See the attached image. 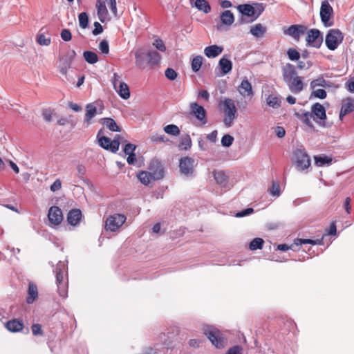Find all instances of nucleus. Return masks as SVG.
<instances>
[{
    "mask_svg": "<svg viewBox=\"0 0 354 354\" xmlns=\"http://www.w3.org/2000/svg\"><path fill=\"white\" fill-rule=\"evenodd\" d=\"M281 71L283 81L292 93L297 94L303 91L304 87L303 77L298 75L294 65L288 63L282 67Z\"/></svg>",
    "mask_w": 354,
    "mask_h": 354,
    "instance_id": "1",
    "label": "nucleus"
},
{
    "mask_svg": "<svg viewBox=\"0 0 354 354\" xmlns=\"http://www.w3.org/2000/svg\"><path fill=\"white\" fill-rule=\"evenodd\" d=\"M55 275L57 292L60 297H68V278L67 262L59 261L53 270Z\"/></svg>",
    "mask_w": 354,
    "mask_h": 354,
    "instance_id": "2",
    "label": "nucleus"
},
{
    "mask_svg": "<svg viewBox=\"0 0 354 354\" xmlns=\"http://www.w3.org/2000/svg\"><path fill=\"white\" fill-rule=\"evenodd\" d=\"M219 106L222 109L224 117L223 123L227 127H232L234 120L237 117V109L234 102L230 98H225L219 102Z\"/></svg>",
    "mask_w": 354,
    "mask_h": 354,
    "instance_id": "3",
    "label": "nucleus"
},
{
    "mask_svg": "<svg viewBox=\"0 0 354 354\" xmlns=\"http://www.w3.org/2000/svg\"><path fill=\"white\" fill-rule=\"evenodd\" d=\"M145 57L147 64L151 66L159 65L161 60V55L156 50H149L145 53L141 50L135 52L136 64L140 68H144Z\"/></svg>",
    "mask_w": 354,
    "mask_h": 354,
    "instance_id": "4",
    "label": "nucleus"
},
{
    "mask_svg": "<svg viewBox=\"0 0 354 354\" xmlns=\"http://www.w3.org/2000/svg\"><path fill=\"white\" fill-rule=\"evenodd\" d=\"M237 10L243 15L251 17L250 21L256 20L264 11L265 6L263 3L241 4L237 6Z\"/></svg>",
    "mask_w": 354,
    "mask_h": 354,
    "instance_id": "5",
    "label": "nucleus"
},
{
    "mask_svg": "<svg viewBox=\"0 0 354 354\" xmlns=\"http://www.w3.org/2000/svg\"><path fill=\"white\" fill-rule=\"evenodd\" d=\"M204 333L216 348H222L225 346V339L218 329L207 326L204 328Z\"/></svg>",
    "mask_w": 354,
    "mask_h": 354,
    "instance_id": "6",
    "label": "nucleus"
},
{
    "mask_svg": "<svg viewBox=\"0 0 354 354\" xmlns=\"http://www.w3.org/2000/svg\"><path fill=\"white\" fill-rule=\"evenodd\" d=\"M344 35L339 29H330L326 34L325 44L330 50H335L342 42Z\"/></svg>",
    "mask_w": 354,
    "mask_h": 354,
    "instance_id": "7",
    "label": "nucleus"
},
{
    "mask_svg": "<svg viewBox=\"0 0 354 354\" xmlns=\"http://www.w3.org/2000/svg\"><path fill=\"white\" fill-rule=\"evenodd\" d=\"M319 14L321 21L324 26L330 27L333 25V9L327 1H322Z\"/></svg>",
    "mask_w": 354,
    "mask_h": 354,
    "instance_id": "8",
    "label": "nucleus"
},
{
    "mask_svg": "<svg viewBox=\"0 0 354 354\" xmlns=\"http://www.w3.org/2000/svg\"><path fill=\"white\" fill-rule=\"evenodd\" d=\"M126 217L123 214H115L109 216L105 222V228L106 230L115 232L120 228L125 222Z\"/></svg>",
    "mask_w": 354,
    "mask_h": 354,
    "instance_id": "9",
    "label": "nucleus"
},
{
    "mask_svg": "<svg viewBox=\"0 0 354 354\" xmlns=\"http://www.w3.org/2000/svg\"><path fill=\"white\" fill-rule=\"evenodd\" d=\"M119 138H120V136H116L113 140L102 136L99 139L98 142L101 147L109 150L112 153H115L118 150L120 143Z\"/></svg>",
    "mask_w": 354,
    "mask_h": 354,
    "instance_id": "10",
    "label": "nucleus"
},
{
    "mask_svg": "<svg viewBox=\"0 0 354 354\" xmlns=\"http://www.w3.org/2000/svg\"><path fill=\"white\" fill-rule=\"evenodd\" d=\"M323 41L321 32L317 29H310L307 32V45L315 48H319Z\"/></svg>",
    "mask_w": 354,
    "mask_h": 354,
    "instance_id": "11",
    "label": "nucleus"
},
{
    "mask_svg": "<svg viewBox=\"0 0 354 354\" xmlns=\"http://www.w3.org/2000/svg\"><path fill=\"white\" fill-rule=\"evenodd\" d=\"M189 107L190 113L201 122L203 124H205L207 122V112L203 106L196 102H192L190 104Z\"/></svg>",
    "mask_w": 354,
    "mask_h": 354,
    "instance_id": "12",
    "label": "nucleus"
},
{
    "mask_svg": "<svg viewBox=\"0 0 354 354\" xmlns=\"http://www.w3.org/2000/svg\"><path fill=\"white\" fill-rule=\"evenodd\" d=\"M48 218L51 225H59L63 220V214L61 209L57 206L50 207L48 213Z\"/></svg>",
    "mask_w": 354,
    "mask_h": 354,
    "instance_id": "13",
    "label": "nucleus"
},
{
    "mask_svg": "<svg viewBox=\"0 0 354 354\" xmlns=\"http://www.w3.org/2000/svg\"><path fill=\"white\" fill-rule=\"evenodd\" d=\"M194 160L189 156H185L180 160V170L185 175H192L194 172Z\"/></svg>",
    "mask_w": 354,
    "mask_h": 354,
    "instance_id": "14",
    "label": "nucleus"
},
{
    "mask_svg": "<svg viewBox=\"0 0 354 354\" xmlns=\"http://www.w3.org/2000/svg\"><path fill=\"white\" fill-rule=\"evenodd\" d=\"M307 30V27L303 25H291L283 30L285 35H289L296 41H299L300 36L303 35Z\"/></svg>",
    "mask_w": 354,
    "mask_h": 354,
    "instance_id": "15",
    "label": "nucleus"
},
{
    "mask_svg": "<svg viewBox=\"0 0 354 354\" xmlns=\"http://www.w3.org/2000/svg\"><path fill=\"white\" fill-rule=\"evenodd\" d=\"M212 176L216 183L221 188L228 187L229 176L223 170L214 169L212 171Z\"/></svg>",
    "mask_w": 354,
    "mask_h": 354,
    "instance_id": "16",
    "label": "nucleus"
},
{
    "mask_svg": "<svg viewBox=\"0 0 354 354\" xmlns=\"http://www.w3.org/2000/svg\"><path fill=\"white\" fill-rule=\"evenodd\" d=\"M153 180H159L164 176V169L160 162L157 161L152 162L149 167Z\"/></svg>",
    "mask_w": 354,
    "mask_h": 354,
    "instance_id": "17",
    "label": "nucleus"
},
{
    "mask_svg": "<svg viewBox=\"0 0 354 354\" xmlns=\"http://www.w3.org/2000/svg\"><path fill=\"white\" fill-rule=\"evenodd\" d=\"M354 111V99L347 97L343 100L341 107L339 118H342L343 116Z\"/></svg>",
    "mask_w": 354,
    "mask_h": 354,
    "instance_id": "18",
    "label": "nucleus"
},
{
    "mask_svg": "<svg viewBox=\"0 0 354 354\" xmlns=\"http://www.w3.org/2000/svg\"><path fill=\"white\" fill-rule=\"evenodd\" d=\"M239 93L243 97H252L254 92L251 84L247 79L243 80L241 84L238 87Z\"/></svg>",
    "mask_w": 354,
    "mask_h": 354,
    "instance_id": "19",
    "label": "nucleus"
},
{
    "mask_svg": "<svg viewBox=\"0 0 354 354\" xmlns=\"http://www.w3.org/2000/svg\"><path fill=\"white\" fill-rule=\"evenodd\" d=\"M294 162L298 171H304L310 167V156H296Z\"/></svg>",
    "mask_w": 354,
    "mask_h": 354,
    "instance_id": "20",
    "label": "nucleus"
},
{
    "mask_svg": "<svg viewBox=\"0 0 354 354\" xmlns=\"http://www.w3.org/2000/svg\"><path fill=\"white\" fill-rule=\"evenodd\" d=\"M96 8L98 18L101 22H104L108 17V10L103 0H97Z\"/></svg>",
    "mask_w": 354,
    "mask_h": 354,
    "instance_id": "21",
    "label": "nucleus"
},
{
    "mask_svg": "<svg viewBox=\"0 0 354 354\" xmlns=\"http://www.w3.org/2000/svg\"><path fill=\"white\" fill-rule=\"evenodd\" d=\"M311 112L313 116L319 120H325L326 118V110L323 105L317 102L312 106Z\"/></svg>",
    "mask_w": 354,
    "mask_h": 354,
    "instance_id": "22",
    "label": "nucleus"
},
{
    "mask_svg": "<svg viewBox=\"0 0 354 354\" xmlns=\"http://www.w3.org/2000/svg\"><path fill=\"white\" fill-rule=\"evenodd\" d=\"M6 328L12 333L19 332L24 328V323L17 319H13L6 322Z\"/></svg>",
    "mask_w": 354,
    "mask_h": 354,
    "instance_id": "23",
    "label": "nucleus"
},
{
    "mask_svg": "<svg viewBox=\"0 0 354 354\" xmlns=\"http://www.w3.org/2000/svg\"><path fill=\"white\" fill-rule=\"evenodd\" d=\"M82 218V212L78 209H71L67 215V221L71 225H76Z\"/></svg>",
    "mask_w": 354,
    "mask_h": 354,
    "instance_id": "24",
    "label": "nucleus"
},
{
    "mask_svg": "<svg viewBox=\"0 0 354 354\" xmlns=\"http://www.w3.org/2000/svg\"><path fill=\"white\" fill-rule=\"evenodd\" d=\"M223 50V48L217 45H212L204 49V53L208 58L216 57Z\"/></svg>",
    "mask_w": 354,
    "mask_h": 354,
    "instance_id": "25",
    "label": "nucleus"
},
{
    "mask_svg": "<svg viewBox=\"0 0 354 354\" xmlns=\"http://www.w3.org/2000/svg\"><path fill=\"white\" fill-rule=\"evenodd\" d=\"M37 297L38 290L37 286L32 282L29 283L26 302L28 304H31L35 301Z\"/></svg>",
    "mask_w": 354,
    "mask_h": 354,
    "instance_id": "26",
    "label": "nucleus"
},
{
    "mask_svg": "<svg viewBox=\"0 0 354 354\" xmlns=\"http://www.w3.org/2000/svg\"><path fill=\"white\" fill-rule=\"evenodd\" d=\"M267 28L261 24H257L250 27V32L255 37H262L266 33Z\"/></svg>",
    "mask_w": 354,
    "mask_h": 354,
    "instance_id": "27",
    "label": "nucleus"
},
{
    "mask_svg": "<svg viewBox=\"0 0 354 354\" xmlns=\"http://www.w3.org/2000/svg\"><path fill=\"white\" fill-rule=\"evenodd\" d=\"M220 19L221 24L227 26H231L234 21V15L230 10H225L221 12Z\"/></svg>",
    "mask_w": 354,
    "mask_h": 354,
    "instance_id": "28",
    "label": "nucleus"
},
{
    "mask_svg": "<svg viewBox=\"0 0 354 354\" xmlns=\"http://www.w3.org/2000/svg\"><path fill=\"white\" fill-rule=\"evenodd\" d=\"M315 163L317 167H326L330 165L333 162H336L331 156H314Z\"/></svg>",
    "mask_w": 354,
    "mask_h": 354,
    "instance_id": "29",
    "label": "nucleus"
},
{
    "mask_svg": "<svg viewBox=\"0 0 354 354\" xmlns=\"http://www.w3.org/2000/svg\"><path fill=\"white\" fill-rule=\"evenodd\" d=\"M332 85V82L325 80L323 77H319L318 78L313 80L310 84V88L313 90L315 89L317 86L329 88L331 87Z\"/></svg>",
    "mask_w": 354,
    "mask_h": 354,
    "instance_id": "30",
    "label": "nucleus"
},
{
    "mask_svg": "<svg viewBox=\"0 0 354 354\" xmlns=\"http://www.w3.org/2000/svg\"><path fill=\"white\" fill-rule=\"evenodd\" d=\"M115 91L122 99L127 100L130 97L129 88L125 82H119Z\"/></svg>",
    "mask_w": 354,
    "mask_h": 354,
    "instance_id": "31",
    "label": "nucleus"
},
{
    "mask_svg": "<svg viewBox=\"0 0 354 354\" xmlns=\"http://www.w3.org/2000/svg\"><path fill=\"white\" fill-rule=\"evenodd\" d=\"M219 66L223 74H227L232 71V62L225 57H222L218 62Z\"/></svg>",
    "mask_w": 354,
    "mask_h": 354,
    "instance_id": "32",
    "label": "nucleus"
},
{
    "mask_svg": "<svg viewBox=\"0 0 354 354\" xmlns=\"http://www.w3.org/2000/svg\"><path fill=\"white\" fill-rule=\"evenodd\" d=\"M192 147V140L190 136L187 134L183 136L180 138L178 147L179 150H188Z\"/></svg>",
    "mask_w": 354,
    "mask_h": 354,
    "instance_id": "33",
    "label": "nucleus"
},
{
    "mask_svg": "<svg viewBox=\"0 0 354 354\" xmlns=\"http://www.w3.org/2000/svg\"><path fill=\"white\" fill-rule=\"evenodd\" d=\"M97 114V108L93 104H88L86 106L85 121L89 124L91 119Z\"/></svg>",
    "mask_w": 354,
    "mask_h": 354,
    "instance_id": "34",
    "label": "nucleus"
},
{
    "mask_svg": "<svg viewBox=\"0 0 354 354\" xmlns=\"http://www.w3.org/2000/svg\"><path fill=\"white\" fill-rule=\"evenodd\" d=\"M194 5L198 10L203 11L205 14L211 11V6L206 0H196Z\"/></svg>",
    "mask_w": 354,
    "mask_h": 354,
    "instance_id": "35",
    "label": "nucleus"
},
{
    "mask_svg": "<svg viewBox=\"0 0 354 354\" xmlns=\"http://www.w3.org/2000/svg\"><path fill=\"white\" fill-rule=\"evenodd\" d=\"M138 178L139 180L145 185H148L151 181L153 180V177H152L151 172L145 171H140L138 174Z\"/></svg>",
    "mask_w": 354,
    "mask_h": 354,
    "instance_id": "36",
    "label": "nucleus"
},
{
    "mask_svg": "<svg viewBox=\"0 0 354 354\" xmlns=\"http://www.w3.org/2000/svg\"><path fill=\"white\" fill-rule=\"evenodd\" d=\"M102 121L103 125L106 126L110 131H120V128L113 119L105 118L102 119Z\"/></svg>",
    "mask_w": 354,
    "mask_h": 354,
    "instance_id": "37",
    "label": "nucleus"
},
{
    "mask_svg": "<svg viewBox=\"0 0 354 354\" xmlns=\"http://www.w3.org/2000/svg\"><path fill=\"white\" fill-rule=\"evenodd\" d=\"M83 56L84 59L88 63V64H95L98 62V56L97 55L93 52V51H84L83 53Z\"/></svg>",
    "mask_w": 354,
    "mask_h": 354,
    "instance_id": "38",
    "label": "nucleus"
},
{
    "mask_svg": "<svg viewBox=\"0 0 354 354\" xmlns=\"http://www.w3.org/2000/svg\"><path fill=\"white\" fill-rule=\"evenodd\" d=\"M127 161L129 165L140 167L143 165V156H127Z\"/></svg>",
    "mask_w": 354,
    "mask_h": 354,
    "instance_id": "39",
    "label": "nucleus"
},
{
    "mask_svg": "<svg viewBox=\"0 0 354 354\" xmlns=\"http://www.w3.org/2000/svg\"><path fill=\"white\" fill-rule=\"evenodd\" d=\"M203 58L201 55L196 56L192 61V69L194 72H198L203 64Z\"/></svg>",
    "mask_w": 354,
    "mask_h": 354,
    "instance_id": "40",
    "label": "nucleus"
},
{
    "mask_svg": "<svg viewBox=\"0 0 354 354\" xmlns=\"http://www.w3.org/2000/svg\"><path fill=\"white\" fill-rule=\"evenodd\" d=\"M322 240H313L309 239H297L295 240L294 243L297 245L303 244H310V245H320Z\"/></svg>",
    "mask_w": 354,
    "mask_h": 354,
    "instance_id": "41",
    "label": "nucleus"
},
{
    "mask_svg": "<svg viewBox=\"0 0 354 354\" xmlns=\"http://www.w3.org/2000/svg\"><path fill=\"white\" fill-rule=\"evenodd\" d=\"M164 131L166 133L174 136H177L180 134V129L175 124H168L165 126Z\"/></svg>",
    "mask_w": 354,
    "mask_h": 354,
    "instance_id": "42",
    "label": "nucleus"
},
{
    "mask_svg": "<svg viewBox=\"0 0 354 354\" xmlns=\"http://www.w3.org/2000/svg\"><path fill=\"white\" fill-rule=\"evenodd\" d=\"M264 241L261 238H254L249 245V248L251 250H256L257 249H261Z\"/></svg>",
    "mask_w": 354,
    "mask_h": 354,
    "instance_id": "43",
    "label": "nucleus"
},
{
    "mask_svg": "<svg viewBox=\"0 0 354 354\" xmlns=\"http://www.w3.org/2000/svg\"><path fill=\"white\" fill-rule=\"evenodd\" d=\"M79 24L80 26L85 29L88 24V16L86 12H81L78 16Z\"/></svg>",
    "mask_w": 354,
    "mask_h": 354,
    "instance_id": "44",
    "label": "nucleus"
},
{
    "mask_svg": "<svg viewBox=\"0 0 354 354\" xmlns=\"http://www.w3.org/2000/svg\"><path fill=\"white\" fill-rule=\"evenodd\" d=\"M36 41L41 46H49L51 42L50 38L46 37L44 34L37 35Z\"/></svg>",
    "mask_w": 354,
    "mask_h": 354,
    "instance_id": "45",
    "label": "nucleus"
},
{
    "mask_svg": "<svg viewBox=\"0 0 354 354\" xmlns=\"http://www.w3.org/2000/svg\"><path fill=\"white\" fill-rule=\"evenodd\" d=\"M55 113V110L51 108H46L42 110V116L44 119L50 122L52 120V116Z\"/></svg>",
    "mask_w": 354,
    "mask_h": 354,
    "instance_id": "46",
    "label": "nucleus"
},
{
    "mask_svg": "<svg viewBox=\"0 0 354 354\" xmlns=\"http://www.w3.org/2000/svg\"><path fill=\"white\" fill-rule=\"evenodd\" d=\"M267 103H268V106H270L272 108H277V107L280 106L281 102L278 97L272 96V95H269L267 99Z\"/></svg>",
    "mask_w": 354,
    "mask_h": 354,
    "instance_id": "47",
    "label": "nucleus"
},
{
    "mask_svg": "<svg viewBox=\"0 0 354 354\" xmlns=\"http://www.w3.org/2000/svg\"><path fill=\"white\" fill-rule=\"evenodd\" d=\"M136 145L131 143H126L124 145L123 151L125 155H136L134 151L136 149Z\"/></svg>",
    "mask_w": 354,
    "mask_h": 354,
    "instance_id": "48",
    "label": "nucleus"
},
{
    "mask_svg": "<svg viewBox=\"0 0 354 354\" xmlns=\"http://www.w3.org/2000/svg\"><path fill=\"white\" fill-rule=\"evenodd\" d=\"M99 49L102 54L109 53V45L106 40H102L99 44Z\"/></svg>",
    "mask_w": 354,
    "mask_h": 354,
    "instance_id": "49",
    "label": "nucleus"
},
{
    "mask_svg": "<svg viewBox=\"0 0 354 354\" xmlns=\"http://www.w3.org/2000/svg\"><path fill=\"white\" fill-rule=\"evenodd\" d=\"M287 54H288L289 59L292 61L298 60L300 57L299 53L294 48L288 49Z\"/></svg>",
    "mask_w": 354,
    "mask_h": 354,
    "instance_id": "50",
    "label": "nucleus"
},
{
    "mask_svg": "<svg viewBox=\"0 0 354 354\" xmlns=\"http://www.w3.org/2000/svg\"><path fill=\"white\" fill-rule=\"evenodd\" d=\"M233 141L234 138L232 136L229 134H225L223 136L221 139V144L224 147H230V145H232Z\"/></svg>",
    "mask_w": 354,
    "mask_h": 354,
    "instance_id": "51",
    "label": "nucleus"
},
{
    "mask_svg": "<svg viewBox=\"0 0 354 354\" xmlns=\"http://www.w3.org/2000/svg\"><path fill=\"white\" fill-rule=\"evenodd\" d=\"M153 45L160 51L165 52L166 46L162 40L160 38H156L153 42Z\"/></svg>",
    "mask_w": 354,
    "mask_h": 354,
    "instance_id": "52",
    "label": "nucleus"
},
{
    "mask_svg": "<svg viewBox=\"0 0 354 354\" xmlns=\"http://www.w3.org/2000/svg\"><path fill=\"white\" fill-rule=\"evenodd\" d=\"M311 95L319 99H325L327 96V93L324 89H317L312 92Z\"/></svg>",
    "mask_w": 354,
    "mask_h": 354,
    "instance_id": "53",
    "label": "nucleus"
},
{
    "mask_svg": "<svg viewBox=\"0 0 354 354\" xmlns=\"http://www.w3.org/2000/svg\"><path fill=\"white\" fill-rule=\"evenodd\" d=\"M270 194L274 196H279L280 195V187L279 185L277 182H272V186L270 188Z\"/></svg>",
    "mask_w": 354,
    "mask_h": 354,
    "instance_id": "54",
    "label": "nucleus"
},
{
    "mask_svg": "<svg viewBox=\"0 0 354 354\" xmlns=\"http://www.w3.org/2000/svg\"><path fill=\"white\" fill-rule=\"evenodd\" d=\"M313 118V113H310V112H306L303 114L302 115V120H303V122L306 124L308 125V127H313V124H312V122H311V119Z\"/></svg>",
    "mask_w": 354,
    "mask_h": 354,
    "instance_id": "55",
    "label": "nucleus"
},
{
    "mask_svg": "<svg viewBox=\"0 0 354 354\" xmlns=\"http://www.w3.org/2000/svg\"><path fill=\"white\" fill-rule=\"evenodd\" d=\"M165 75L169 80H174L177 77V73L171 68H167L165 70Z\"/></svg>",
    "mask_w": 354,
    "mask_h": 354,
    "instance_id": "56",
    "label": "nucleus"
},
{
    "mask_svg": "<svg viewBox=\"0 0 354 354\" xmlns=\"http://www.w3.org/2000/svg\"><path fill=\"white\" fill-rule=\"evenodd\" d=\"M61 38L64 41H69L72 39V35L68 29H63L60 34Z\"/></svg>",
    "mask_w": 354,
    "mask_h": 354,
    "instance_id": "57",
    "label": "nucleus"
},
{
    "mask_svg": "<svg viewBox=\"0 0 354 354\" xmlns=\"http://www.w3.org/2000/svg\"><path fill=\"white\" fill-rule=\"evenodd\" d=\"M32 333L34 335H42L41 326L39 324H34L31 326Z\"/></svg>",
    "mask_w": 354,
    "mask_h": 354,
    "instance_id": "58",
    "label": "nucleus"
},
{
    "mask_svg": "<svg viewBox=\"0 0 354 354\" xmlns=\"http://www.w3.org/2000/svg\"><path fill=\"white\" fill-rule=\"evenodd\" d=\"M150 140L152 142H166L167 140L166 139L165 135H159L158 133L151 135L150 136Z\"/></svg>",
    "mask_w": 354,
    "mask_h": 354,
    "instance_id": "59",
    "label": "nucleus"
},
{
    "mask_svg": "<svg viewBox=\"0 0 354 354\" xmlns=\"http://www.w3.org/2000/svg\"><path fill=\"white\" fill-rule=\"evenodd\" d=\"M106 1L108 3V5L113 14L115 17L117 16V7H116V1L115 0H106Z\"/></svg>",
    "mask_w": 354,
    "mask_h": 354,
    "instance_id": "60",
    "label": "nucleus"
},
{
    "mask_svg": "<svg viewBox=\"0 0 354 354\" xmlns=\"http://www.w3.org/2000/svg\"><path fill=\"white\" fill-rule=\"evenodd\" d=\"M345 87L350 93H354V76L346 82Z\"/></svg>",
    "mask_w": 354,
    "mask_h": 354,
    "instance_id": "61",
    "label": "nucleus"
},
{
    "mask_svg": "<svg viewBox=\"0 0 354 354\" xmlns=\"http://www.w3.org/2000/svg\"><path fill=\"white\" fill-rule=\"evenodd\" d=\"M93 26H94V29L93 30L92 32L94 35H97L102 32L103 28L99 22H97V21L94 22Z\"/></svg>",
    "mask_w": 354,
    "mask_h": 354,
    "instance_id": "62",
    "label": "nucleus"
},
{
    "mask_svg": "<svg viewBox=\"0 0 354 354\" xmlns=\"http://www.w3.org/2000/svg\"><path fill=\"white\" fill-rule=\"evenodd\" d=\"M62 187V182L59 179H57L51 185L50 191L53 192L59 190Z\"/></svg>",
    "mask_w": 354,
    "mask_h": 354,
    "instance_id": "63",
    "label": "nucleus"
},
{
    "mask_svg": "<svg viewBox=\"0 0 354 354\" xmlns=\"http://www.w3.org/2000/svg\"><path fill=\"white\" fill-rule=\"evenodd\" d=\"M241 348L239 346H234L230 348L226 354H241Z\"/></svg>",
    "mask_w": 354,
    "mask_h": 354,
    "instance_id": "64",
    "label": "nucleus"
}]
</instances>
